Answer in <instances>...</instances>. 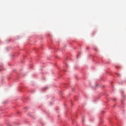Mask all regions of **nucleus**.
<instances>
[{
    "instance_id": "1",
    "label": "nucleus",
    "mask_w": 126,
    "mask_h": 126,
    "mask_svg": "<svg viewBox=\"0 0 126 126\" xmlns=\"http://www.w3.org/2000/svg\"><path fill=\"white\" fill-rule=\"evenodd\" d=\"M118 76H120V74H118Z\"/></svg>"
}]
</instances>
